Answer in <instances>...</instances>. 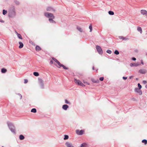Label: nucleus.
<instances>
[{"label": "nucleus", "mask_w": 147, "mask_h": 147, "mask_svg": "<svg viewBox=\"0 0 147 147\" xmlns=\"http://www.w3.org/2000/svg\"><path fill=\"white\" fill-rule=\"evenodd\" d=\"M96 48L98 53L100 55L103 53V51L101 48L99 46L97 45L96 47Z\"/></svg>", "instance_id": "4"}, {"label": "nucleus", "mask_w": 147, "mask_h": 147, "mask_svg": "<svg viewBox=\"0 0 147 147\" xmlns=\"http://www.w3.org/2000/svg\"><path fill=\"white\" fill-rule=\"evenodd\" d=\"M84 131L83 130H76V133L78 135H81L83 134Z\"/></svg>", "instance_id": "11"}, {"label": "nucleus", "mask_w": 147, "mask_h": 147, "mask_svg": "<svg viewBox=\"0 0 147 147\" xmlns=\"http://www.w3.org/2000/svg\"><path fill=\"white\" fill-rule=\"evenodd\" d=\"M10 129L11 130V131L12 132H14V129H11L10 128Z\"/></svg>", "instance_id": "44"}, {"label": "nucleus", "mask_w": 147, "mask_h": 147, "mask_svg": "<svg viewBox=\"0 0 147 147\" xmlns=\"http://www.w3.org/2000/svg\"><path fill=\"white\" fill-rule=\"evenodd\" d=\"M15 33L17 35L18 37L20 39L22 40L23 39L22 38L21 34H20L18 33L17 32L15 31Z\"/></svg>", "instance_id": "15"}, {"label": "nucleus", "mask_w": 147, "mask_h": 147, "mask_svg": "<svg viewBox=\"0 0 147 147\" xmlns=\"http://www.w3.org/2000/svg\"><path fill=\"white\" fill-rule=\"evenodd\" d=\"M44 15L46 17L49 18L54 19L55 16L51 13H49L48 12H45L44 13Z\"/></svg>", "instance_id": "2"}, {"label": "nucleus", "mask_w": 147, "mask_h": 147, "mask_svg": "<svg viewBox=\"0 0 147 147\" xmlns=\"http://www.w3.org/2000/svg\"><path fill=\"white\" fill-rule=\"evenodd\" d=\"M143 83L144 84H145L147 83V82L145 80H144L143 81Z\"/></svg>", "instance_id": "42"}, {"label": "nucleus", "mask_w": 147, "mask_h": 147, "mask_svg": "<svg viewBox=\"0 0 147 147\" xmlns=\"http://www.w3.org/2000/svg\"><path fill=\"white\" fill-rule=\"evenodd\" d=\"M132 60L133 61H135L136 60V59L134 57H133L132 58Z\"/></svg>", "instance_id": "43"}, {"label": "nucleus", "mask_w": 147, "mask_h": 147, "mask_svg": "<svg viewBox=\"0 0 147 147\" xmlns=\"http://www.w3.org/2000/svg\"><path fill=\"white\" fill-rule=\"evenodd\" d=\"M135 51L136 52V53H137L138 52V50H137V49H136L135 50Z\"/></svg>", "instance_id": "48"}, {"label": "nucleus", "mask_w": 147, "mask_h": 147, "mask_svg": "<svg viewBox=\"0 0 147 147\" xmlns=\"http://www.w3.org/2000/svg\"><path fill=\"white\" fill-rule=\"evenodd\" d=\"M7 13V10H5L3 9V15H5Z\"/></svg>", "instance_id": "29"}, {"label": "nucleus", "mask_w": 147, "mask_h": 147, "mask_svg": "<svg viewBox=\"0 0 147 147\" xmlns=\"http://www.w3.org/2000/svg\"><path fill=\"white\" fill-rule=\"evenodd\" d=\"M141 63L142 65L144 64V63L143 62L142 60H141Z\"/></svg>", "instance_id": "47"}, {"label": "nucleus", "mask_w": 147, "mask_h": 147, "mask_svg": "<svg viewBox=\"0 0 147 147\" xmlns=\"http://www.w3.org/2000/svg\"><path fill=\"white\" fill-rule=\"evenodd\" d=\"M123 78L124 80H126L127 78V77H123Z\"/></svg>", "instance_id": "45"}, {"label": "nucleus", "mask_w": 147, "mask_h": 147, "mask_svg": "<svg viewBox=\"0 0 147 147\" xmlns=\"http://www.w3.org/2000/svg\"><path fill=\"white\" fill-rule=\"evenodd\" d=\"M36 50L37 51H39L41 50V48L38 46H36Z\"/></svg>", "instance_id": "23"}, {"label": "nucleus", "mask_w": 147, "mask_h": 147, "mask_svg": "<svg viewBox=\"0 0 147 147\" xmlns=\"http://www.w3.org/2000/svg\"><path fill=\"white\" fill-rule=\"evenodd\" d=\"M92 81L94 83H98L99 82V81L98 80H94V79H92Z\"/></svg>", "instance_id": "31"}, {"label": "nucleus", "mask_w": 147, "mask_h": 147, "mask_svg": "<svg viewBox=\"0 0 147 147\" xmlns=\"http://www.w3.org/2000/svg\"><path fill=\"white\" fill-rule=\"evenodd\" d=\"M38 82L40 84V85L42 86H44V83H43V81L42 79L41 78H39L38 79Z\"/></svg>", "instance_id": "6"}, {"label": "nucleus", "mask_w": 147, "mask_h": 147, "mask_svg": "<svg viewBox=\"0 0 147 147\" xmlns=\"http://www.w3.org/2000/svg\"><path fill=\"white\" fill-rule=\"evenodd\" d=\"M47 10L52 12H55V9L51 7H47Z\"/></svg>", "instance_id": "10"}, {"label": "nucleus", "mask_w": 147, "mask_h": 147, "mask_svg": "<svg viewBox=\"0 0 147 147\" xmlns=\"http://www.w3.org/2000/svg\"><path fill=\"white\" fill-rule=\"evenodd\" d=\"M138 88L141 89L142 87V86L140 84V83H138Z\"/></svg>", "instance_id": "35"}, {"label": "nucleus", "mask_w": 147, "mask_h": 147, "mask_svg": "<svg viewBox=\"0 0 147 147\" xmlns=\"http://www.w3.org/2000/svg\"><path fill=\"white\" fill-rule=\"evenodd\" d=\"M140 65V63H131L130 64V65L131 67H137Z\"/></svg>", "instance_id": "8"}, {"label": "nucleus", "mask_w": 147, "mask_h": 147, "mask_svg": "<svg viewBox=\"0 0 147 147\" xmlns=\"http://www.w3.org/2000/svg\"><path fill=\"white\" fill-rule=\"evenodd\" d=\"M136 80H138V78H136Z\"/></svg>", "instance_id": "52"}, {"label": "nucleus", "mask_w": 147, "mask_h": 147, "mask_svg": "<svg viewBox=\"0 0 147 147\" xmlns=\"http://www.w3.org/2000/svg\"><path fill=\"white\" fill-rule=\"evenodd\" d=\"M141 13L142 15H146L147 16V11L145 10H141Z\"/></svg>", "instance_id": "13"}, {"label": "nucleus", "mask_w": 147, "mask_h": 147, "mask_svg": "<svg viewBox=\"0 0 147 147\" xmlns=\"http://www.w3.org/2000/svg\"><path fill=\"white\" fill-rule=\"evenodd\" d=\"M109 14L111 15H113L114 14V13L113 11H109L108 12Z\"/></svg>", "instance_id": "25"}, {"label": "nucleus", "mask_w": 147, "mask_h": 147, "mask_svg": "<svg viewBox=\"0 0 147 147\" xmlns=\"http://www.w3.org/2000/svg\"><path fill=\"white\" fill-rule=\"evenodd\" d=\"M28 82V80H27L26 79L24 80V83L26 84V83H27Z\"/></svg>", "instance_id": "41"}, {"label": "nucleus", "mask_w": 147, "mask_h": 147, "mask_svg": "<svg viewBox=\"0 0 147 147\" xmlns=\"http://www.w3.org/2000/svg\"><path fill=\"white\" fill-rule=\"evenodd\" d=\"M53 60L57 63V65L55 64V65L57 67L59 68L61 67H62L65 69H67V68L64 65L61 64L59 61L56 59L54 58H53Z\"/></svg>", "instance_id": "1"}, {"label": "nucleus", "mask_w": 147, "mask_h": 147, "mask_svg": "<svg viewBox=\"0 0 147 147\" xmlns=\"http://www.w3.org/2000/svg\"><path fill=\"white\" fill-rule=\"evenodd\" d=\"M24 137L23 135H20V137H19V138L20 140H23L24 139Z\"/></svg>", "instance_id": "26"}, {"label": "nucleus", "mask_w": 147, "mask_h": 147, "mask_svg": "<svg viewBox=\"0 0 147 147\" xmlns=\"http://www.w3.org/2000/svg\"><path fill=\"white\" fill-rule=\"evenodd\" d=\"M62 109L66 111L69 108V106L67 105H64L62 106Z\"/></svg>", "instance_id": "14"}, {"label": "nucleus", "mask_w": 147, "mask_h": 147, "mask_svg": "<svg viewBox=\"0 0 147 147\" xmlns=\"http://www.w3.org/2000/svg\"><path fill=\"white\" fill-rule=\"evenodd\" d=\"M83 83H84V84H87L88 85H89L90 84L89 83H88V82H85L84 80L83 81Z\"/></svg>", "instance_id": "39"}, {"label": "nucleus", "mask_w": 147, "mask_h": 147, "mask_svg": "<svg viewBox=\"0 0 147 147\" xmlns=\"http://www.w3.org/2000/svg\"><path fill=\"white\" fill-rule=\"evenodd\" d=\"M99 80L101 81H103L104 80V77H102L100 78H99Z\"/></svg>", "instance_id": "40"}, {"label": "nucleus", "mask_w": 147, "mask_h": 147, "mask_svg": "<svg viewBox=\"0 0 147 147\" xmlns=\"http://www.w3.org/2000/svg\"><path fill=\"white\" fill-rule=\"evenodd\" d=\"M114 53L115 54L118 55L119 54V52L117 50H115L114 52Z\"/></svg>", "instance_id": "33"}, {"label": "nucleus", "mask_w": 147, "mask_h": 147, "mask_svg": "<svg viewBox=\"0 0 147 147\" xmlns=\"http://www.w3.org/2000/svg\"><path fill=\"white\" fill-rule=\"evenodd\" d=\"M89 28L90 29V32H91L92 30V27L91 24H90L89 26Z\"/></svg>", "instance_id": "30"}, {"label": "nucleus", "mask_w": 147, "mask_h": 147, "mask_svg": "<svg viewBox=\"0 0 147 147\" xmlns=\"http://www.w3.org/2000/svg\"><path fill=\"white\" fill-rule=\"evenodd\" d=\"M19 43L20 44V45L19 47V48L20 49L22 48L24 46L23 43L20 42H19Z\"/></svg>", "instance_id": "18"}, {"label": "nucleus", "mask_w": 147, "mask_h": 147, "mask_svg": "<svg viewBox=\"0 0 147 147\" xmlns=\"http://www.w3.org/2000/svg\"><path fill=\"white\" fill-rule=\"evenodd\" d=\"M2 147H4V146H2Z\"/></svg>", "instance_id": "53"}, {"label": "nucleus", "mask_w": 147, "mask_h": 147, "mask_svg": "<svg viewBox=\"0 0 147 147\" xmlns=\"http://www.w3.org/2000/svg\"><path fill=\"white\" fill-rule=\"evenodd\" d=\"M92 69H93V70H94V67H93V68H92Z\"/></svg>", "instance_id": "51"}, {"label": "nucleus", "mask_w": 147, "mask_h": 147, "mask_svg": "<svg viewBox=\"0 0 147 147\" xmlns=\"http://www.w3.org/2000/svg\"><path fill=\"white\" fill-rule=\"evenodd\" d=\"M33 74L34 76H38L39 75V74H38V73L37 72H34Z\"/></svg>", "instance_id": "24"}, {"label": "nucleus", "mask_w": 147, "mask_h": 147, "mask_svg": "<svg viewBox=\"0 0 147 147\" xmlns=\"http://www.w3.org/2000/svg\"><path fill=\"white\" fill-rule=\"evenodd\" d=\"M65 103L68 104H70V102L69 101H68L67 100L65 99Z\"/></svg>", "instance_id": "32"}, {"label": "nucleus", "mask_w": 147, "mask_h": 147, "mask_svg": "<svg viewBox=\"0 0 147 147\" xmlns=\"http://www.w3.org/2000/svg\"><path fill=\"white\" fill-rule=\"evenodd\" d=\"M132 77V76L129 77V79H131Z\"/></svg>", "instance_id": "49"}, {"label": "nucleus", "mask_w": 147, "mask_h": 147, "mask_svg": "<svg viewBox=\"0 0 147 147\" xmlns=\"http://www.w3.org/2000/svg\"><path fill=\"white\" fill-rule=\"evenodd\" d=\"M52 59L53 60H51V61H50V63L51 64H52L53 63H54V61L55 62V63H54V64H55H55H56V65H57V63L53 60V59Z\"/></svg>", "instance_id": "34"}, {"label": "nucleus", "mask_w": 147, "mask_h": 147, "mask_svg": "<svg viewBox=\"0 0 147 147\" xmlns=\"http://www.w3.org/2000/svg\"><path fill=\"white\" fill-rule=\"evenodd\" d=\"M107 52L109 54H110L112 52L111 50H108L107 51Z\"/></svg>", "instance_id": "36"}, {"label": "nucleus", "mask_w": 147, "mask_h": 147, "mask_svg": "<svg viewBox=\"0 0 147 147\" xmlns=\"http://www.w3.org/2000/svg\"><path fill=\"white\" fill-rule=\"evenodd\" d=\"M65 145L67 147H74L72 143L69 142H66Z\"/></svg>", "instance_id": "9"}, {"label": "nucleus", "mask_w": 147, "mask_h": 147, "mask_svg": "<svg viewBox=\"0 0 147 147\" xmlns=\"http://www.w3.org/2000/svg\"><path fill=\"white\" fill-rule=\"evenodd\" d=\"M53 19H52V18H49V20L50 23L52 24H55L56 22L55 21L53 20Z\"/></svg>", "instance_id": "16"}, {"label": "nucleus", "mask_w": 147, "mask_h": 147, "mask_svg": "<svg viewBox=\"0 0 147 147\" xmlns=\"http://www.w3.org/2000/svg\"><path fill=\"white\" fill-rule=\"evenodd\" d=\"M135 91L136 92L138 93L140 95H141L142 94V92L141 89L138 88H135Z\"/></svg>", "instance_id": "5"}, {"label": "nucleus", "mask_w": 147, "mask_h": 147, "mask_svg": "<svg viewBox=\"0 0 147 147\" xmlns=\"http://www.w3.org/2000/svg\"><path fill=\"white\" fill-rule=\"evenodd\" d=\"M17 94L19 96L20 99H21L22 98V95L20 94L19 93Z\"/></svg>", "instance_id": "37"}, {"label": "nucleus", "mask_w": 147, "mask_h": 147, "mask_svg": "<svg viewBox=\"0 0 147 147\" xmlns=\"http://www.w3.org/2000/svg\"><path fill=\"white\" fill-rule=\"evenodd\" d=\"M142 142L144 143L145 145L147 144V140H146L144 139L142 140Z\"/></svg>", "instance_id": "22"}, {"label": "nucleus", "mask_w": 147, "mask_h": 147, "mask_svg": "<svg viewBox=\"0 0 147 147\" xmlns=\"http://www.w3.org/2000/svg\"><path fill=\"white\" fill-rule=\"evenodd\" d=\"M138 72L141 74H144L146 73V70L145 69H141L139 70Z\"/></svg>", "instance_id": "7"}, {"label": "nucleus", "mask_w": 147, "mask_h": 147, "mask_svg": "<svg viewBox=\"0 0 147 147\" xmlns=\"http://www.w3.org/2000/svg\"><path fill=\"white\" fill-rule=\"evenodd\" d=\"M119 38L120 39L122 40H127L128 38L127 37H124L123 36H119Z\"/></svg>", "instance_id": "12"}, {"label": "nucleus", "mask_w": 147, "mask_h": 147, "mask_svg": "<svg viewBox=\"0 0 147 147\" xmlns=\"http://www.w3.org/2000/svg\"><path fill=\"white\" fill-rule=\"evenodd\" d=\"M74 82L78 85H80L82 87L85 86V85L79 80L74 79Z\"/></svg>", "instance_id": "3"}, {"label": "nucleus", "mask_w": 147, "mask_h": 147, "mask_svg": "<svg viewBox=\"0 0 147 147\" xmlns=\"http://www.w3.org/2000/svg\"><path fill=\"white\" fill-rule=\"evenodd\" d=\"M87 144L85 143H84L81 144L80 147H87Z\"/></svg>", "instance_id": "21"}, {"label": "nucleus", "mask_w": 147, "mask_h": 147, "mask_svg": "<svg viewBox=\"0 0 147 147\" xmlns=\"http://www.w3.org/2000/svg\"><path fill=\"white\" fill-rule=\"evenodd\" d=\"M137 30L138 32H139L140 33H142V30L141 28L140 27H138L137 28Z\"/></svg>", "instance_id": "17"}, {"label": "nucleus", "mask_w": 147, "mask_h": 147, "mask_svg": "<svg viewBox=\"0 0 147 147\" xmlns=\"http://www.w3.org/2000/svg\"><path fill=\"white\" fill-rule=\"evenodd\" d=\"M1 71L2 73H5L7 72V70L4 68L1 69Z\"/></svg>", "instance_id": "20"}, {"label": "nucleus", "mask_w": 147, "mask_h": 147, "mask_svg": "<svg viewBox=\"0 0 147 147\" xmlns=\"http://www.w3.org/2000/svg\"><path fill=\"white\" fill-rule=\"evenodd\" d=\"M0 22L2 23H3L4 22V21L3 20H2L1 19H0Z\"/></svg>", "instance_id": "46"}, {"label": "nucleus", "mask_w": 147, "mask_h": 147, "mask_svg": "<svg viewBox=\"0 0 147 147\" xmlns=\"http://www.w3.org/2000/svg\"><path fill=\"white\" fill-rule=\"evenodd\" d=\"M64 138H63L64 140H67L69 139V137L68 135H64Z\"/></svg>", "instance_id": "19"}, {"label": "nucleus", "mask_w": 147, "mask_h": 147, "mask_svg": "<svg viewBox=\"0 0 147 147\" xmlns=\"http://www.w3.org/2000/svg\"><path fill=\"white\" fill-rule=\"evenodd\" d=\"M131 99L134 101H137V99L134 97L132 98Z\"/></svg>", "instance_id": "38"}, {"label": "nucleus", "mask_w": 147, "mask_h": 147, "mask_svg": "<svg viewBox=\"0 0 147 147\" xmlns=\"http://www.w3.org/2000/svg\"><path fill=\"white\" fill-rule=\"evenodd\" d=\"M31 112L34 113H35L36 112V109L35 108L32 109L31 110Z\"/></svg>", "instance_id": "28"}, {"label": "nucleus", "mask_w": 147, "mask_h": 147, "mask_svg": "<svg viewBox=\"0 0 147 147\" xmlns=\"http://www.w3.org/2000/svg\"><path fill=\"white\" fill-rule=\"evenodd\" d=\"M145 87L147 89V84L145 86Z\"/></svg>", "instance_id": "50"}, {"label": "nucleus", "mask_w": 147, "mask_h": 147, "mask_svg": "<svg viewBox=\"0 0 147 147\" xmlns=\"http://www.w3.org/2000/svg\"><path fill=\"white\" fill-rule=\"evenodd\" d=\"M77 29L80 32H82L83 30L80 27H78L77 28Z\"/></svg>", "instance_id": "27"}]
</instances>
